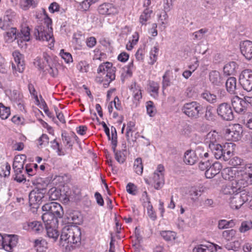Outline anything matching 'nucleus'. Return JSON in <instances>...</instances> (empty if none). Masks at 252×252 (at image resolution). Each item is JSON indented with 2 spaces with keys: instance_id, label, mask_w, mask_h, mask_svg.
<instances>
[{
  "instance_id": "obj_1",
  "label": "nucleus",
  "mask_w": 252,
  "mask_h": 252,
  "mask_svg": "<svg viewBox=\"0 0 252 252\" xmlns=\"http://www.w3.org/2000/svg\"><path fill=\"white\" fill-rule=\"evenodd\" d=\"M67 225L62 231L60 245L70 252L79 247V210L70 208L67 211Z\"/></svg>"
},
{
  "instance_id": "obj_2",
  "label": "nucleus",
  "mask_w": 252,
  "mask_h": 252,
  "mask_svg": "<svg viewBox=\"0 0 252 252\" xmlns=\"http://www.w3.org/2000/svg\"><path fill=\"white\" fill-rule=\"evenodd\" d=\"M42 11L45 17L44 23L35 27L34 32V35L36 39L42 41L54 42L53 38V29L52 27V21L48 16L45 9H42Z\"/></svg>"
},
{
  "instance_id": "obj_3",
  "label": "nucleus",
  "mask_w": 252,
  "mask_h": 252,
  "mask_svg": "<svg viewBox=\"0 0 252 252\" xmlns=\"http://www.w3.org/2000/svg\"><path fill=\"white\" fill-rule=\"evenodd\" d=\"M234 145L232 143H227L223 146L218 143L211 145L209 149L211 150L216 159H221L225 161L229 160L232 155Z\"/></svg>"
},
{
  "instance_id": "obj_4",
  "label": "nucleus",
  "mask_w": 252,
  "mask_h": 252,
  "mask_svg": "<svg viewBox=\"0 0 252 252\" xmlns=\"http://www.w3.org/2000/svg\"><path fill=\"white\" fill-rule=\"evenodd\" d=\"M204 110V107L194 101L185 103L181 108L182 113L191 120L199 119Z\"/></svg>"
},
{
  "instance_id": "obj_5",
  "label": "nucleus",
  "mask_w": 252,
  "mask_h": 252,
  "mask_svg": "<svg viewBox=\"0 0 252 252\" xmlns=\"http://www.w3.org/2000/svg\"><path fill=\"white\" fill-rule=\"evenodd\" d=\"M235 188L240 190L252 185V166L246 165L243 170L238 171Z\"/></svg>"
},
{
  "instance_id": "obj_6",
  "label": "nucleus",
  "mask_w": 252,
  "mask_h": 252,
  "mask_svg": "<svg viewBox=\"0 0 252 252\" xmlns=\"http://www.w3.org/2000/svg\"><path fill=\"white\" fill-rule=\"evenodd\" d=\"M216 112L218 116L223 121H231L234 119L232 107L227 102H222L218 104Z\"/></svg>"
},
{
  "instance_id": "obj_7",
  "label": "nucleus",
  "mask_w": 252,
  "mask_h": 252,
  "mask_svg": "<svg viewBox=\"0 0 252 252\" xmlns=\"http://www.w3.org/2000/svg\"><path fill=\"white\" fill-rule=\"evenodd\" d=\"M243 129L242 126L235 124L226 128L225 130V136L228 140L237 141L241 139Z\"/></svg>"
},
{
  "instance_id": "obj_8",
  "label": "nucleus",
  "mask_w": 252,
  "mask_h": 252,
  "mask_svg": "<svg viewBox=\"0 0 252 252\" xmlns=\"http://www.w3.org/2000/svg\"><path fill=\"white\" fill-rule=\"evenodd\" d=\"M46 192V188H41L40 185L38 183L36 187L29 194V201L31 204H39L41 203Z\"/></svg>"
},
{
  "instance_id": "obj_9",
  "label": "nucleus",
  "mask_w": 252,
  "mask_h": 252,
  "mask_svg": "<svg viewBox=\"0 0 252 252\" xmlns=\"http://www.w3.org/2000/svg\"><path fill=\"white\" fill-rule=\"evenodd\" d=\"M239 82L245 90L251 92L252 90V70L249 69L243 70L239 75Z\"/></svg>"
},
{
  "instance_id": "obj_10",
  "label": "nucleus",
  "mask_w": 252,
  "mask_h": 252,
  "mask_svg": "<svg viewBox=\"0 0 252 252\" xmlns=\"http://www.w3.org/2000/svg\"><path fill=\"white\" fill-rule=\"evenodd\" d=\"M231 104L235 111L238 114H244L247 111L246 102L238 96H235L231 99Z\"/></svg>"
},
{
  "instance_id": "obj_11",
  "label": "nucleus",
  "mask_w": 252,
  "mask_h": 252,
  "mask_svg": "<svg viewBox=\"0 0 252 252\" xmlns=\"http://www.w3.org/2000/svg\"><path fill=\"white\" fill-rule=\"evenodd\" d=\"M13 56L15 61V63H12L13 70L20 73L23 72L25 68L23 55L19 52L15 51L13 53Z\"/></svg>"
},
{
  "instance_id": "obj_12",
  "label": "nucleus",
  "mask_w": 252,
  "mask_h": 252,
  "mask_svg": "<svg viewBox=\"0 0 252 252\" xmlns=\"http://www.w3.org/2000/svg\"><path fill=\"white\" fill-rule=\"evenodd\" d=\"M24 229L40 233L44 230V226L40 221H33L26 222L23 224Z\"/></svg>"
},
{
  "instance_id": "obj_13",
  "label": "nucleus",
  "mask_w": 252,
  "mask_h": 252,
  "mask_svg": "<svg viewBox=\"0 0 252 252\" xmlns=\"http://www.w3.org/2000/svg\"><path fill=\"white\" fill-rule=\"evenodd\" d=\"M240 51L242 55L248 60L252 59V41L245 40L240 43Z\"/></svg>"
},
{
  "instance_id": "obj_14",
  "label": "nucleus",
  "mask_w": 252,
  "mask_h": 252,
  "mask_svg": "<svg viewBox=\"0 0 252 252\" xmlns=\"http://www.w3.org/2000/svg\"><path fill=\"white\" fill-rule=\"evenodd\" d=\"M18 239L14 235H8L3 237L1 247L6 251L11 252L17 244Z\"/></svg>"
},
{
  "instance_id": "obj_15",
  "label": "nucleus",
  "mask_w": 252,
  "mask_h": 252,
  "mask_svg": "<svg viewBox=\"0 0 252 252\" xmlns=\"http://www.w3.org/2000/svg\"><path fill=\"white\" fill-rule=\"evenodd\" d=\"M222 168V166L219 162H215L205 171V176L207 178L211 179L218 174Z\"/></svg>"
},
{
  "instance_id": "obj_16",
  "label": "nucleus",
  "mask_w": 252,
  "mask_h": 252,
  "mask_svg": "<svg viewBox=\"0 0 252 252\" xmlns=\"http://www.w3.org/2000/svg\"><path fill=\"white\" fill-rule=\"evenodd\" d=\"M209 80L214 86H220L223 83L222 77L220 72L217 70H212L210 72Z\"/></svg>"
},
{
  "instance_id": "obj_17",
  "label": "nucleus",
  "mask_w": 252,
  "mask_h": 252,
  "mask_svg": "<svg viewBox=\"0 0 252 252\" xmlns=\"http://www.w3.org/2000/svg\"><path fill=\"white\" fill-rule=\"evenodd\" d=\"M238 171L231 167L225 168L221 171V175L224 180L232 181L235 179H237Z\"/></svg>"
},
{
  "instance_id": "obj_18",
  "label": "nucleus",
  "mask_w": 252,
  "mask_h": 252,
  "mask_svg": "<svg viewBox=\"0 0 252 252\" xmlns=\"http://www.w3.org/2000/svg\"><path fill=\"white\" fill-rule=\"evenodd\" d=\"M98 11L102 15H110L115 12V8L112 5L109 3H104L99 5Z\"/></svg>"
},
{
  "instance_id": "obj_19",
  "label": "nucleus",
  "mask_w": 252,
  "mask_h": 252,
  "mask_svg": "<svg viewBox=\"0 0 252 252\" xmlns=\"http://www.w3.org/2000/svg\"><path fill=\"white\" fill-rule=\"evenodd\" d=\"M153 180L155 183V189L158 190L164 184L163 173H158L155 172L153 174Z\"/></svg>"
},
{
  "instance_id": "obj_20",
  "label": "nucleus",
  "mask_w": 252,
  "mask_h": 252,
  "mask_svg": "<svg viewBox=\"0 0 252 252\" xmlns=\"http://www.w3.org/2000/svg\"><path fill=\"white\" fill-rule=\"evenodd\" d=\"M197 160V158L193 150H188L185 153L184 161L186 164L193 165Z\"/></svg>"
},
{
  "instance_id": "obj_21",
  "label": "nucleus",
  "mask_w": 252,
  "mask_h": 252,
  "mask_svg": "<svg viewBox=\"0 0 252 252\" xmlns=\"http://www.w3.org/2000/svg\"><path fill=\"white\" fill-rule=\"evenodd\" d=\"M238 65L236 62H230L226 63L223 67V72L226 75H234L236 72Z\"/></svg>"
},
{
  "instance_id": "obj_22",
  "label": "nucleus",
  "mask_w": 252,
  "mask_h": 252,
  "mask_svg": "<svg viewBox=\"0 0 252 252\" xmlns=\"http://www.w3.org/2000/svg\"><path fill=\"white\" fill-rule=\"evenodd\" d=\"M225 86L227 92L230 94H236V79L234 77H229L226 81Z\"/></svg>"
},
{
  "instance_id": "obj_23",
  "label": "nucleus",
  "mask_w": 252,
  "mask_h": 252,
  "mask_svg": "<svg viewBox=\"0 0 252 252\" xmlns=\"http://www.w3.org/2000/svg\"><path fill=\"white\" fill-rule=\"evenodd\" d=\"M219 138L218 133L215 131L209 132L206 135V143L208 145L209 148L211 145L217 144V139Z\"/></svg>"
},
{
  "instance_id": "obj_24",
  "label": "nucleus",
  "mask_w": 252,
  "mask_h": 252,
  "mask_svg": "<svg viewBox=\"0 0 252 252\" xmlns=\"http://www.w3.org/2000/svg\"><path fill=\"white\" fill-rule=\"evenodd\" d=\"M51 211V215L56 219L62 218L64 214L62 206L58 203L55 202Z\"/></svg>"
},
{
  "instance_id": "obj_25",
  "label": "nucleus",
  "mask_w": 252,
  "mask_h": 252,
  "mask_svg": "<svg viewBox=\"0 0 252 252\" xmlns=\"http://www.w3.org/2000/svg\"><path fill=\"white\" fill-rule=\"evenodd\" d=\"M230 199V205L232 209H238L243 204L241 198L238 195V192L236 193L234 196L231 197Z\"/></svg>"
},
{
  "instance_id": "obj_26",
  "label": "nucleus",
  "mask_w": 252,
  "mask_h": 252,
  "mask_svg": "<svg viewBox=\"0 0 252 252\" xmlns=\"http://www.w3.org/2000/svg\"><path fill=\"white\" fill-rule=\"evenodd\" d=\"M215 246L212 243H209L207 245H199L193 249V252H213Z\"/></svg>"
},
{
  "instance_id": "obj_27",
  "label": "nucleus",
  "mask_w": 252,
  "mask_h": 252,
  "mask_svg": "<svg viewBox=\"0 0 252 252\" xmlns=\"http://www.w3.org/2000/svg\"><path fill=\"white\" fill-rule=\"evenodd\" d=\"M205 113L204 115V119L208 121H214L216 120V116L214 113L213 107L209 105L204 107Z\"/></svg>"
},
{
  "instance_id": "obj_28",
  "label": "nucleus",
  "mask_w": 252,
  "mask_h": 252,
  "mask_svg": "<svg viewBox=\"0 0 252 252\" xmlns=\"http://www.w3.org/2000/svg\"><path fill=\"white\" fill-rule=\"evenodd\" d=\"M153 10L150 8H146L140 16L139 21L142 25L146 24L147 21L150 19Z\"/></svg>"
},
{
  "instance_id": "obj_29",
  "label": "nucleus",
  "mask_w": 252,
  "mask_h": 252,
  "mask_svg": "<svg viewBox=\"0 0 252 252\" xmlns=\"http://www.w3.org/2000/svg\"><path fill=\"white\" fill-rule=\"evenodd\" d=\"M252 229V221L247 220L242 221L239 228V231L241 233H245Z\"/></svg>"
},
{
  "instance_id": "obj_30",
  "label": "nucleus",
  "mask_w": 252,
  "mask_h": 252,
  "mask_svg": "<svg viewBox=\"0 0 252 252\" xmlns=\"http://www.w3.org/2000/svg\"><path fill=\"white\" fill-rule=\"evenodd\" d=\"M201 195V190L195 187H191L189 190V196L193 202L196 201Z\"/></svg>"
},
{
  "instance_id": "obj_31",
  "label": "nucleus",
  "mask_w": 252,
  "mask_h": 252,
  "mask_svg": "<svg viewBox=\"0 0 252 252\" xmlns=\"http://www.w3.org/2000/svg\"><path fill=\"white\" fill-rule=\"evenodd\" d=\"M48 195L51 200H56L59 198L61 196V190L56 187L51 188L48 191Z\"/></svg>"
},
{
  "instance_id": "obj_32",
  "label": "nucleus",
  "mask_w": 252,
  "mask_h": 252,
  "mask_svg": "<svg viewBox=\"0 0 252 252\" xmlns=\"http://www.w3.org/2000/svg\"><path fill=\"white\" fill-rule=\"evenodd\" d=\"M46 232L48 237L53 239L56 241L59 235V232L55 228L52 227L46 226Z\"/></svg>"
},
{
  "instance_id": "obj_33",
  "label": "nucleus",
  "mask_w": 252,
  "mask_h": 252,
  "mask_svg": "<svg viewBox=\"0 0 252 252\" xmlns=\"http://www.w3.org/2000/svg\"><path fill=\"white\" fill-rule=\"evenodd\" d=\"M235 181L232 182L231 185H227L223 189V192L225 194H232L238 192V190H241L240 189L235 188Z\"/></svg>"
},
{
  "instance_id": "obj_34",
  "label": "nucleus",
  "mask_w": 252,
  "mask_h": 252,
  "mask_svg": "<svg viewBox=\"0 0 252 252\" xmlns=\"http://www.w3.org/2000/svg\"><path fill=\"white\" fill-rule=\"evenodd\" d=\"M201 97L210 103H215L217 102V96L209 92H205L201 94Z\"/></svg>"
},
{
  "instance_id": "obj_35",
  "label": "nucleus",
  "mask_w": 252,
  "mask_h": 252,
  "mask_svg": "<svg viewBox=\"0 0 252 252\" xmlns=\"http://www.w3.org/2000/svg\"><path fill=\"white\" fill-rule=\"evenodd\" d=\"M133 168L136 173L141 175L143 173V166L142 162V158H137L134 161Z\"/></svg>"
},
{
  "instance_id": "obj_36",
  "label": "nucleus",
  "mask_w": 252,
  "mask_h": 252,
  "mask_svg": "<svg viewBox=\"0 0 252 252\" xmlns=\"http://www.w3.org/2000/svg\"><path fill=\"white\" fill-rule=\"evenodd\" d=\"M162 238L167 241H171L175 239L176 234L172 231H162L160 232Z\"/></svg>"
},
{
  "instance_id": "obj_37",
  "label": "nucleus",
  "mask_w": 252,
  "mask_h": 252,
  "mask_svg": "<svg viewBox=\"0 0 252 252\" xmlns=\"http://www.w3.org/2000/svg\"><path fill=\"white\" fill-rule=\"evenodd\" d=\"M235 225L233 220L227 221L225 220H219L218 223V228L220 229H226L229 227H233Z\"/></svg>"
},
{
  "instance_id": "obj_38",
  "label": "nucleus",
  "mask_w": 252,
  "mask_h": 252,
  "mask_svg": "<svg viewBox=\"0 0 252 252\" xmlns=\"http://www.w3.org/2000/svg\"><path fill=\"white\" fill-rule=\"evenodd\" d=\"M10 114V108L5 107L0 103V117L2 120H5L8 118Z\"/></svg>"
},
{
  "instance_id": "obj_39",
  "label": "nucleus",
  "mask_w": 252,
  "mask_h": 252,
  "mask_svg": "<svg viewBox=\"0 0 252 252\" xmlns=\"http://www.w3.org/2000/svg\"><path fill=\"white\" fill-rule=\"evenodd\" d=\"M236 234V231L233 229L224 230L222 233V237L227 241H231Z\"/></svg>"
},
{
  "instance_id": "obj_40",
  "label": "nucleus",
  "mask_w": 252,
  "mask_h": 252,
  "mask_svg": "<svg viewBox=\"0 0 252 252\" xmlns=\"http://www.w3.org/2000/svg\"><path fill=\"white\" fill-rule=\"evenodd\" d=\"M194 151L197 159H198L199 158H202L203 157L207 158L209 156L208 153L205 152L203 148L199 146L197 147Z\"/></svg>"
},
{
  "instance_id": "obj_41",
  "label": "nucleus",
  "mask_w": 252,
  "mask_h": 252,
  "mask_svg": "<svg viewBox=\"0 0 252 252\" xmlns=\"http://www.w3.org/2000/svg\"><path fill=\"white\" fill-rule=\"evenodd\" d=\"M112 64L109 62H106L99 65L97 69V73H103L105 74V72H107L110 67H112Z\"/></svg>"
},
{
  "instance_id": "obj_42",
  "label": "nucleus",
  "mask_w": 252,
  "mask_h": 252,
  "mask_svg": "<svg viewBox=\"0 0 252 252\" xmlns=\"http://www.w3.org/2000/svg\"><path fill=\"white\" fill-rule=\"evenodd\" d=\"M149 91L158 95L159 90V85L154 81H150L149 83Z\"/></svg>"
},
{
  "instance_id": "obj_43",
  "label": "nucleus",
  "mask_w": 252,
  "mask_h": 252,
  "mask_svg": "<svg viewBox=\"0 0 252 252\" xmlns=\"http://www.w3.org/2000/svg\"><path fill=\"white\" fill-rule=\"evenodd\" d=\"M11 99L13 102H18L23 100V95L21 94L18 91L14 90L11 93Z\"/></svg>"
},
{
  "instance_id": "obj_44",
  "label": "nucleus",
  "mask_w": 252,
  "mask_h": 252,
  "mask_svg": "<svg viewBox=\"0 0 252 252\" xmlns=\"http://www.w3.org/2000/svg\"><path fill=\"white\" fill-rule=\"evenodd\" d=\"M225 248L228 250H233L236 251L240 247L239 243L238 241L229 242L225 246Z\"/></svg>"
},
{
  "instance_id": "obj_45",
  "label": "nucleus",
  "mask_w": 252,
  "mask_h": 252,
  "mask_svg": "<svg viewBox=\"0 0 252 252\" xmlns=\"http://www.w3.org/2000/svg\"><path fill=\"white\" fill-rule=\"evenodd\" d=\"M238 192L241 193L240 194H238V195L241 198V200L243 204L249 200L250 196L249 195V192L246 189H243L241 190H238Z\"/></svg>"
},
{
  "instance_id": "obj_46",
  "label": "nucleus",
  "mask_w": 252,
  "mask_h": 252,
  "mask_svg": "<svg viewBox=\"0 0 252 252\" xmlns=\"http://www.w3.org/2000/svg\"><path fill=\"white\" fill-rule=\"evenodd\" d=\"M15 15L16 14L14 11L11 9H8L5 11L3 18L6 19V20L10 21L12 23L13 19Z\"/></svg>"
},
{
  "instance_id": "obj_47",
  "label": "nucleus",
  "mask_w": 252,
  "mask_h": 252,
  "mask_svg": "<svg viewBox=\"0 0 252 252\" xmlns=\"http://www.w3.org/2000/svg\"><path fill=\"white\" fill-rule=\"evenodd\" d=\"M141 200L143 202V203L145 204L144 205H146V204L147 203V208L148 210L149 209V208H153L152 205H151L150 202V197L148 195V193L146 191H145L143 192Z\"/></svg>"
},
{
  "instance_id": "obj_48",
  "label": "nucleus",
  "mask_w": 252,
  "mask_h": 252,
  "mask_svg": "<svg viewBox=\"0 0 252 252\" xmlns=\"http://www.w3.org/2000/svg\"><path fill=\"white\" fill-rule=\"evenodd\" d=\"M229 159V164L234 167L241 165L243 162V159L238 157H234Z\"/></svg>"
},
{
  "instance_id": "obj_49",
  "label": "nucleus",
  "mask_w": 252,
  "mask_h": 252,
  "mask_svg": "<svg viewBox=\"0 0 252 252\" xmlns=\"http://www.w3.org/2000/svg\"><path fill=\"white\" fill-rule=\"evenodd\" d=\"M126 191L129 194L135 195L137 194V187L133 183H129L126 187Z\"/></svg>"
},
{
  "instance_id": "obj_50",
  "label": "nucleus",
  "mask_w": 252,
  "mask_h": 252,
  "mask_svg": "<svg viewBox=\"0 0 252 252\" xmlns=\"http://www.w3.org/2000/svg\"><path fill=\"white\" fill-rule=\"evenodd\" d=\"M12 23L10 22V21L6 20V19L3 18V19H2L1 18H0V28L2 29L3 30H6L9 28L11 27Z\"/></svg>"
},
{
  "instance_id": "obj_51",
  "label": "nucleus",
  "mask_w": 252,
  "mask_h": 252,
  "mask_svg": "<svg viewBox=\"0 0 252 252\" xmlns=\"http://www.w3.org/2000/svg\"><path fill=\"white\" fill-rule=\"evenodd\" d=\"M115 159L120 163H123L126 160V156L121 151H117L115 154Z\"/></svg>"
},
{
  "instance_id": "obj_52",
  "label": "nucleus",
  "mask_w": 252,
  "mask_h": 252,
  "mask_svg": "<svg viewBox=\"0 0 252 252\" xmlns=\"http://www.w3.org/2000/svg\"><path fill=\"white\" fill-rule=\"evenodd\" d=\"M60 54L66 63H69L72 61L71 55L69 53L64 52L63 49L61 50Z\"/></svg>"
},
{
  "instance_id": "obj_53",
  "label": "nucleus",
  "mask_w": 252,
  "mask_h": 252,
  "mask_svg": "<svg viewBox=\"0 0 252 252\" xmlns=\"http://www.w3.org/2000/svg\"><path fill=\"white\" fill-rule=\"evenodd\" d=\"M21 32V34L23 35L22 37L23 38V39L26 41H29L30 35V29L29 27H26L22 28Z\"/></svg>"
},
{
  "instance_id": "obj_54",
  "label": "nucleus",
  "mask_w": 252,
  "mask_h": 252,
  "mask_svg": "<svg viewBox=\"0 0 252 252\" xmlns=\"http://www.w3.org/2000/svg\"><path fill=\"white\" fill-rule=\"evenodd\" d=\"M115 67L112 66L110 67L109 70L106 72V77L109 79V82L114 80L115 78Z\"/></svg>"
},
{
  "instance_id": "obj_55",
  "label": "nucleus",
  "mask_w": 252,
  "mask_h": 252,
  "mask_svg": "<svg viewBox=\"0 0 252 252\" xmlns=\"http://www.w3.org/2000/svg\"><path fill=\"white\" fill-rule=\"evenodd\" d=\"M146 107L147 113L150 116H153L155 114L153 102L151 101H149L147 102Z\"/></svg>"
},
{
  "instance_id": "obj_56",
  "label": "nucleus",
  "mask_w": 252,
  "mask_h": 252,
  "mask_svg": "<svg viewBox=\"0 0 252 252\" xmlns=\"http://www.w3.org/2000/svg\"><path fill=\"white\" fill-rule=\"evenodd\" d=\"M207 32V30L205 29H201L198 31L193 33L194 36V39H201L203 38L204 34Z\"/></svg>"
},
{
  "instance_id": "obj_57",
  "label": "nucleus",
  "mask_w": 252,
  "mask_h": 252,
  "mask_svg": "<svg viewBox=\"0 0 252 252\" xmlns=\"http://www.w3.org/2000/svg\"><path fill=\"white\" fill-rule=\"evenodd\" d=\"M90 68L89 63L86 60L80 62V71L86 72Z\"/></svg>"
},
{
  "instance_id": "obj_58",
  "label": "nucleus",
  "mask_w": 252,
  "mask_h": 252,
  "mask_svg": "<svg viewBox=\"0 0 252 252\" xmlns=\"http://www.w3.org/2000/svg\"><path fill=\"white\" fill-rule=\"evenodd\" d=\"M55 202H48L44 204L42 207V210L43 212L46 213H49V214H51V211L53 209V206Z\"/></svg>"
},
{
  "instance_id": "obj_59",
  "label": "nucleus",
  "mask_w": 252,
  "mask_h": 252,
  "mask_svg": "<svg viewBox=\"0 0 252 252\" xmlns=\"http://www.w3.org/2000/svg\"><path fill=\"white\" fill-rule=\"evenodd\" d=\"M17 30L15 28H11L10 31L6 32V35L8 37V39H15L17 38Z\"/></svg>"
},
{
  "instance_id": "obj_60",
  "label": "nucleus",
  "mask_w": 252,
  "mask_h": 252,
  "mask_svg": "<svg viewBox=\"0 0 252 252\" xmlns=\"http://www.w3.org/2000/svg\"><path fill=\"white\" fill-rule=\"evenodd\" d=\"M158 48L156 46L154 47L153 48H152L151 51L150 59H151V60H153L152 64H153L154 63L157 61V53L158 52Z\"/></svg>"
},
{
  "instance_id": "obj_61",
  "label": "nucleus",
  "mask_w": 252,
  "mask_h": 252,
  "mask_svg": "<svg viewBox=\"0 0 252 252\" xmlns=\"http://www.w3.org/2000/svg\"><path fill=\"white\" fill-rule=\"evenodd\" d=\"M54 217L51 214H49V213H46L43 214L42 216V219L43 221L45 222H46L47 224L50 223V221L53 220Z\"/></svg>"
},
{
  "instance_id": "obj_62",
  "label": "nucleus",
  "mask_w": 252,
  "mask_h": 252,
  "mask_svg": "<svg viewBox=\"0 0 252 252\" xmlns=\"http://www.w3.org/2000/svg\"><path fill=\"white\" fill-rule=\"evenodd\" d=\"M86 44L89 48H93L96 43V38L94 36H91L86 39Z\"/></svg>"
},
{
  "instance_id": "obj_63",
  "label": "nucleus",
  "mask_w": 252,
  "mask_h": 252,
  "mask_svg": "<svg viewBox=\"0 0 252 252\" xmlns=\"http://www.w3.org/2000/svg\"><path fill=\"white\" fill-rule=\"evenodd\" d=\"M210 162L209 160L202 161H201L199 163V168L202 170H207V169L209 168V166H210Z\"/></svg>"
},
{
  "instance_id": "obj_64",
  "label": "nucleus",
  "mask_w": 252,
  "mask_h": 252,
  "mask_svg": "<svg viewBox=\"0 0 252 252\" xmlns=\"http://www.w3.org/2000/svg\"><path fill=\"white\" fill-rule=\"evenodd\" d=\"M131 89L133 90V96L135 99L139 100L142 98V93L139 88H133L132 87Z\"/></svg>"
}]
</instances>
